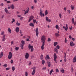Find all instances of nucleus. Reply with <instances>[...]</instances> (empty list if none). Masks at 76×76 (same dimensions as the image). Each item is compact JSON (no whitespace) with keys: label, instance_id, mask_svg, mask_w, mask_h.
Wrapping results in <instances>:
<instances>
[{"label":"nucleus","instance_id":"nucleus-1","mask_svg":"<svg viewBox=\"0 0 76 76\" xmlns=\"http://www.w3.org/2000/svg\"><path fill=\"white\" fill-rule=\"evenodd\" d=\"M45 39L46 38H45V36L43 35L41 39L42 41V43H45Z\"/></svg>","mask_w":76,"mask_h":76},{"label":"nucleus","instance_id":"nucleus-2","mask_svg":"<svg viewBox=\"0 0 76 76\" xmlns=\"http://www.w3.org/2000/svg\"><path fill=\"white\" fill-rule=\"evenodd\" d=\"M12 53L11 52H10L9 53V54L8 57V59H11L12 58Z\"/></svg>","mask_w":76,"mask_h":76},{"label":"nucleus","instance_id":"nucleus-3","mask_svg":"<svg viewBox=\"0 0 76 76\" xmlns=\"http://www.w3.org/2000/svg\"><path fill=\"white\" fill-rule=\"evenodd\" d=\"M40 13L39 14V15L41 16V17H42V16H44L45 15H44V13H42V11L41 10V9L40 10Z\"/></svg>","mask_w":76,"mask_h":76},{"label":"nucleus","instance_id":"nucleus-4","mask_svg":"<svg viewBox=\"0 0 76 76\" xmlns=\"http://www.w3.org/2000/svg\"><path fill=\"white\" fill-rule=\"evenodd\" d=\"M31 69H33L32 72V75H34L35 73V70L36 69V67H34L33 68H32Z\"/></svg>","mask_w":76,"mask_h":76},{"label":"nucleus","instance_id":"nucleus-5","mask_svg":"<svg viewBox=\"0 0 76 76\" xmlns=\"http://www.w3.org/2000/svg\"><path fill=\"white\" fill-rule=\"evenodd\" d=\"M54 57V61H55V62L57 63V61H56V59H57V55H56V53H54L53 55Z\"/></svg>","mask_w":76,"mask_h":76},{"label":"nucleus","instance_id":"nucleus-6","mask_svg":"<svg viewBox=\"0 0 76 76\" xmlns=\"http://www.w3.org/2000/svg\"><path fill=\"white\" fill-rule=\"evenodd\" d=\"M34 31H36V35L37 37L38 36V28H37L35 29H34Z\"/></svg>","mask_w":76,"mask_h":76},{"label":"nucleus","instance_id":"nucleus-7","mask_svg":"<svg viewBox=\"0 0 76 76\" xmlns=\"http://www.w3.org/2000/svg\"><path fill=\"white\" fill-rule=\"evenodd\" d=\"M29 18L28 20V22H31V20H32V19H34V16H30L29 17Z\"/></svg>","mask_w":76,"mask_h":76},{"label":"nucleus","instance_id":"nucleus-8","mask_svg":"<svg viewBox=\"0 0 76 76\" xmlns=\"http://www.w3.org/2000/svg\"><path fill=\"white\" fill-rule=\"evenodd\" d=\"M25 56V58H26V59H28V58H29V53H26V55Z\"/></svg>","mask_w":76,"mask_h":76},{"label":"nucleus","instance_id":"nucleus-9","mask_svg":"<svg viewBox=\"0 0 76 76\" xmlns=\"http://www.w3.org/2000/svg\"><path fill=\"white\" fill-rule=\"evenodd\" d=\"M47 22H51V19H48V17L46 16V17L45 18Z\"/></svg>","mask_w":76,"mask_h":76},{"label":"nucleus","instance_id":"nucleus-10","mask_svg":"<svg viewBox=\"0 0 76 76\" xmlns=\"http://www.w3.org/2000/svg\"><path fill=\"white\" fill-rule=\"evenodd\" d=\"M44 45H45V43H42V45L41 46V48L42 50L44 49Z\"/></svg>","mask_w":76,"mask_h":76},{"label":"nucleus","instance_id":"nucleus-11","mask_svg":"<svg viewBox=\"0 0 76 76\" xmlns=\"http://www.w3.org/2000/svg\"><path fill=\"white\" fill-rule=\"evenodd\" d=\"M15 31L17 33H18L19 32V27H17L15 29Z\"/></svg>","mask_w":76,"mask_h":76},{"label":"nucleus","instance_id":"nucleus-12","mask_svg":"<svg viewBox=\"0 0 76 76\" xmlns=\"http://www.w3.org/2000/svg\"><path fill=\"white\" fill-rule=\"evenodd\" d=\"M28 48L29 50H31V49L33 48V46L31 45V44H29L28 46Z\"/></svg>","mask_w":76,"mask_h":76},{"label":"nucleus","instance_id":"nucleus-13","mask_svg":"<svg viewBox=\"0 0 76 76\" xmlns=\"http://www.w3.org/2000/svg\"><path fill=\"white\" fill-rule=\"evenodd\" d=\"M73 63H76V56H75L73 60Z\"/></svg>","mask_w":76,"mask_h":76},{"label":"nucleus","instance_id":"nucleus-14","mask_svg":"<svg viewBox=\"0 0 76 76\" xmlns=\"http://www.w3.org/2000/svg\"><path fill=\"white\" fill-rule=\"evenodd\" d=\"M5 39H6V37H5V35H3L2 37V41H5Z\"/></svg>","mask_w":76,"mask_h":76},{"label":"nucleus","instance_id":"nucleus-15","mask_svg":"<svg viewBox=\"0 0 76 76\" xmlns=\"http://www.w3.org/2000/svg\"><path fill=\"white\" fill-rule=\"evenodd\" d=\"M47 63L48 64V67H50L51 66V63L50 61H47Z\"/></svg>","mask_w":76,"mask_h":76},{"label":"nucleus","instance_id":"nucleus-16","mask_svg":"<svg viewBox=\"0 0 76 76\" xmlns=\"http://www.w3.org/2000/svg\"><path fill=\"white\" fill-rule=\"evenodd\" d=\"M5 12H6V13H9L10 14V13H9L8 12L9 10L7 9V8H5L4 9Z\"/></svg>","mask_w":76,"mask_h":76},{"label":"nucleus","instance_id":"nucleus-17","mask_svg":"<svg viewBox=\"0 0 76 76\" xmlns=\"http://www.w3.org/2000/svg\"><path fill=\"white\" fill-rule=\"evenodd\" d=\"M10 7H11V9L13 10L15 9V6H14V5L13 4L10 6Z\"/></svg>","mask_w":76,"mask_h":76},{"label":"nucleus","instance_id":"nucleus-18","mask_svg":"<svg viewBox=\"0 0 76 76\" xmlns=\"http://www.w3.org/2000/svg\"><path fill=\"white\" fill-rule=\"evenodd\" d=\"M29 26H32V27H34V24L32 23H31L29 24Z\"/></svg>","mask_w":76,"mask_h":76},{"label":"nucleus","instance_id":"nucleus-19","mask_svg":"<svg viewBox=\"0 0 76 76\" xmlns=\"http://www.w3.org/2000/svg\"><path fill=\"white\" fill-rule=\"evenodd\" d=\"M53 69H52L50 72V73H49V75H51V74L52 73H53Z\"/></svg>","mask_w":76,"mask_h":76},{"label":"nucleus","instance_id":"nucleus-20","mask_svg":"<svg viewBox=\"0 0 76 76\" xmlns=\"http://www.w3.org/2000/svg\"><path fill=\"white\" fill-rule=\"evenodd\" d=\"M21 42L22 43L21 45H25V41L23 40H22L21 41Z\"/></svg>","mask_w":76,"mask_h":76},{"label":"nucleus","instance_id":"nucleus-21","mask_svg":"<svg viewBox=\"0 0 76 76\" xmlns=\"http://www.w3.org/2000/svg\"><path fill=\"white\" fill-rule=\"evenodd\" d=\"M48 13V11H47V10H46L45 12V16H47Z\"/></svg>","mask_w":76,"mask_h":76},{"label":"nucleus","instance_id":"nucleus-22","mask_svg":"<svg viewBox=\"0 0 76 76\" xmlns=\"http://www.w3.org/2000/svg\"><path fill=\"white\" fill-rule=\"evenodd\" d=\"M55 27L57 29H58V30H59V26H58V25H56L55 26Z\"/></svg>","mask_w":76,"mask_h":76},{"label":"nucleus","instance_id":"nucleus-23","mask_svg":"<svg viewBox=\"0 0 76 76\" xmlns=\"http://www.w3.org/2000/svg\"><path fill=\"white\" fill-rule=\"evenodd\" d=\"M55 35L56 37H59V36H60V35L57 33H55Z\"/></svg>","mask_w":76,"mask_h":76},{"label":"nucleus","instance_id":"nucleus-24","mask_svg":"<svg viewBox=\"0 0 76 76\" xmlns=\"http://www.w3.org/2000/svg\"><path fill=\"white\" fill-rule=\"evenodd\" d=\"M63 28L65 30H66V31H67V29H68V28L64 26H63Z\"/></svg>","mask_w":76,"mask_h":76},{"label":"nucleus","instance_id":"nucleus-25","mask_svg":"<svg viewBox=\"0 0 76 76\" xmlns=\"http://www.w3.org/2000/svg\"><path fill=\"white\" fill-rule=\"evenodd\" d=\"M23 45H20V47L22 50H23Z\"/></svg>","mask_w":76,"mask_h":76},{"label":"nucleus","instance_id":"nucleus-26","mask_svg":"<svg viewBox=\"0 0 76 76\" xmlns=\"http://www.w3.org/2000/svg\"><path fill=\"white\" fill-rule=\"evenodd\" d=\"M16 25H17V26H20V23H19V22L18 21L17 22Z\"/></svg>","mask_w":76,"mask_h":76},{"label":"nucleus","instance_id":"nucleus-27","mask_svg":"<svg viewBox=\"0 0 76 76\" xmlns=\"http://www.w3.org/2000/svg\"><path fill=\"white\" fill-rule=\"evenodd\" d=\"M61 72L62 73H64V70L63 69H61Z\"/></svg>","mask_w":76,"mask_h":76},{"label":"nucleus","instance_id":"nucleus-28","mask_svg":"<svg viewBox=\"0 0 76 76\" xmlns=\"http://www.w3.org/2000/svg\"><path fill=\"white\" fill-rule=\"evenodd\" d=\"M44 56L42 54H41V56H40V59L41 60H42L43 59V57Z\"/></svg>","mask_w":76,"mask_h":76},{"label":"nucleus","instance_id":"nucleus-29","mask_svg":"<svg viewBox=\"0 0 76 76\" xmlns=\"http://www.w3.org/2000/svg\"><path fill=\"white\" fill-rule=\"evenodd\" d=\"M73 42H71L70 43V45L71 47H73Z\"/></svg>","mask_w":76,"mask_h":76},{"label":"nucleus","instance_id":"nucleus-30","mask_svg":"<svg viewBox=\"0 0 76 76\" xmlns=\"http://www.w3.org/2000/svg\"><path fill=\"white\" fill-rule=\"evenodd\" d=\"M8 32H10V33H11V31H12V30H11V29H10V28H8Z\"/></svg>","mask_w":76,"mask_h":76},{"label":"nucleus","instance_id":"nucleus-31","mask_svg":"<svg viewBox=\"0 0 76 76\" xmlns=\"http://www.w3.org/2000/svg\"><path fill=\"white\" fill-rule=\"evenodd\" d=\"M71 8L72 10H73V9H74V6L71 5Z\"/></svg>","mask_w":76,"mask_h":76},{"label":"nucleus","instance_id":"nucleus-32","mask_svg":"<svg viewBox=\"0 0 76 76\" xmlns=\"http://www.w3.org/2000/svg\"><path fill=\"white\" fill-rule=\"evenodd\" d=\"M3 66L5 68H6V67H7V64H4V65H3Z\"/></svg>","mask_w":76,"mask_h":76},{"label":"nucleus","instance_id":"nucleus-33","mask_svg":"<svg viewBox=\"0 0 76 76\" xmlns=\"http://www.w3.org/2000/svg\"><path fill=\"white\" fill-rule=\"evenodd\" d=\"M12 20L11 22V23H13V22H15V20L14 18H12Z\"/></svg>","mask_w":76,"mask_h":76},{"label":"nucleus","instance_id":"nucleus-34","mask_svg":"<svg viewBox=\"0 0 76 76\" xmlns=\"http://www.w3.org/2000/svg\"><path fill=\"white\" fill-rule=\"evenodd\" d=\"M54 50L55 51H56V53H58V50H57V48H55Z\"/></svg>","mask_w":76,"mask_h":76},{"label":"nucleus","instance_id":"nucleus-35","mask_svg":"<svg viewBox=\"0 0 76 76\" xmlns=\"http://www.w3.org/2000/svg\"><path fill=\"white\" fill-rule=\"evenodd\" d=\"M27 9H28L26 11V12L27 13H28V12H29V7L27 8Z\"/></svg>","mask_w":76,"mask_h":76},{"label":"nucleus","instance_id":"nucleus-36","mask_svg":"<svg viewBox=\"0 0 76 76\" xmlns=\"http://www.w3.org/2000/svg\"><path fill=\"white\" fill-rule=\"evenodd\" d=\"M54 46H56V45H57V42H55L54 43Z\"/></svg>","mask_w":76,"mask_h":76},{"label":"nucleus","instance_id":"nucleus-37","mask_svg":"<svg viewBox=\"0 0 76 76\" xmlns=\"http://www.w3.org/2000/svg\"><path fill=\"white\" fill-rule=\"evenodd\" d=\"M45 62V61L44 60H42V64H43V65L44 64Z\"/></svg>","mask_w":76,"mask_h":76},{"label":"nucleus","instance_id":"nucleus-38","mask_svg":"<svg viewBox=\"0 0 76 76\" xmlns=\"http://www.w3.org/2000/svg\"><path fill=\"white\" fill-rule=\"evenodd\" d=\"M12 70L13 72L14 71V70H15V67L12 66Z\"/></svg>","mask_w":76,"mask_h":76},{"label":"nucleus","instance_id":"nucleus-39","mask_svg":"<svg viewBox=\"0 0 76 76\" xmlns=\"http://www.w3.org/2000/svg\"><path fill=\"white\" fill-rule=\"evenodd\" d=\"M74 18H72V22L73 24H74Z\"/></svg>","mask_w":76,"mask_h":76},{"label":"nucleus","instance_id":"nucleus-40","mask_svg":"<svg viewBox=\"0 0 76 76\" xmlns=\"http://www.w3.org/2000/svg\"><path fill=\"white\" fill-rule=\"evenodd\" d=\"M56 48H57L58 50H59V49L60 48V46L58 45H57L56 46Z\"/></svg>","mask_w":76,"mask_h":76},{"label":"nucleus","instance_id":"nucleus-41","mask_svg":"<svg viewBox=\"0 0 76 76\" xmlns=\"http://www.w3.org/2000/svg\"><path fill=\"white\" fill-rule=\"evenodd\" d=\"M46 57L47 58H48V60H49V59H50V57H49V56L47 55L46 56Z\"/></svg>","mask_w":76,"mask_h":76},{"label":"nucleus","instance_id":"nucleus-42","mask_svg":"<svg viewBox=\"0 0 76 76\" xmlns=\"http://www.w3.org/2000/svg\"><path fill=\"white\" fill-rule=\"evenodd\" d=\"M62 15H61V14L60 13L59 14V16L61 19V16Z\"/></svg>","mask_w":76,"mask_h":76},{"label":"nucleus","instance_id":"nucleus-43","mask_svg":"<svg viewBox=\"0 0 76 76\" xmlns=\"http://www.w3.org/2000/svg\"><path fill=\"white\" fill-rule=\"evenodd\" d=\"M10 63L11 64H13V61L12 59L11 60Z\"/></svg>","mask_w":76,"mask_h":76},{"label":"nucleus","instance_id":"nucleus-44","mask_svg":"<svg viewBox=\"0 0 76 76\" xmlns=\"http://www.w3.org/2000/svg\"><path fill=\"white\" fill-rule=\"evenodd\" d=\"M48 42H50V41H51V39L50 38H48Z\"/></svg>","mask_w":76,"mask_h":76},{"label":"nucleus","instance_id":"nucleus-45","mask_svg":"<svg viewBox=\"0 0 76 76\" xmlns=\"http://www.w3.org/2000/svg\"><path fill=\"white\" fill-rule=\"evenodd\" d=\"M33 51H34V48H32L31 49V52H33Z\"/></svg>","mask_w":76,"mask_h":76},{"label":"nucleus","instance_id":"nucleus-46","mask_svg":"<svg viewBox=\"0 0 76 76\" xmlns=\"http://www.w3.org/2000/svg\"><path fill=\"white\" fill-rule=\"evenodd\" d=\"M0 56H3V52H1V54Z\"/></svg>","mask_w":76,"mask_h":76},{"label":"nucleus","instance_id":"nucleus-47","mask_svg":"<svg viewBox=\"0 0 76 76\" xmlns=\"http://www.w3.org/2000/svg\"><path fill=\"white\" fill-rule=\"evenodd\" d=\"M4 34V31H1V35H3Z\"/></svg>","mask_w":76,"mask_h":76},{"label":"nucleus","instance_id":"nucleus-48","mask_svg":"<svg viewBox=\"0 0 76 76\" xmlns=\"http://www.w3.org/2000/svg\"><path fill=\"white\" fill-rule=\"evenodd\" d=\"M15 50L16 51H17V50H19V48L16 47L15 48Z\"/></svg>","mask_w":76,"mask_h":76},{"label":"nucleus","instance_id":"nucleus-49","mask_svg":"<svg viewBox=\"0 0 76 76\" xmlns=\"http://www.w3.org/2000/svg\"><path fill=\"white\" fill-rule=\"evenodd\" d=\"M25 76H28V72H25Z\"/></svg>","mask_w":76,"mask_h":76},{"label":"nucleus","instance_id":"nucleus-50","mask_svg":"<svg viewBox=\"0 0 76 76\" xmlns=\"http://www.w3.org/2000/svg\"><path fill=\"white\" fill-rule=\"evenodd\" d=\"M33 23H35V22H36V20H34V19H33Z\"/></svg>","mask_w":76,"mask_h":76},{"label":"nucleus","instance_id":"nucleus-51","mask_svg":"<svg viewBox=\"0 0 76 76\" xmlns=\"http://www.w3.org/2000/svg\"><path fill=\"white\" fill-rule=\"evenodd\" d=\"M56 73H57L58 72H59V71L58 70V69L57 68V69H56Z\"/></svg>","mask_w":76,"mask_h":76},{"label":"nucleus","instance_id":"nucleus-52","mask_svg":"<svg viewBox=\"0 0 76 76\" xmlns=\"http://www.w3.org/2000/svg\"><path fill=\"white\" fill-rule=\"evenodd\" d=\"M7 3L9 4V3H10L11 2L10 1H7Z\"/></svg>","mask_w":76,"mask_h":76},{"label":"nucleus","instance_id":"nucleus-53","mask_svg":"<svg viewBox=\"0 0 76 76\" xmlns=\"http://www.w3.org/2000/svg\"><path fill=\"white\" fill-rule=\"evenodd\" d=\"M1 6H4V4H3V3H1L0 4Z\"/></svg>","mask_w":76,"mask_h":76},{"label":"nucleus","instance_id":"nucleus-54","mask_svg":"<svg viewBox=\"0 0 76 76\" xmlns=\"http://www.w3.org/2000/svg\"><path fill=\"white\" fill-rule=\"evenodd\" d=\"M29 39L28 38H27L26 39V41H31L30 40H29Z\"/></svg>","mask_w":76,"mask_h":76},{"label":"nucleus","instance_id":"nucleus-55","mask_svg":"<svg viewBox=\"0 0 76 76\" xmlns=\"http://www.w3.org/2000/svg\"><path fill=\"white\" fill-rule=\"evenodd\" d=\"M26 38H28L29 39H30L31 37L29 36H27V37H26Z\"/></svg>","mask_w":76,"mask_h":76},{"label":"nucleus","instance_id":"nucleus-56","mask_svg":"<svg viewBox=\"0 0 76 76\" xmlns=\"http://www.w3.org/2000/svg\"><path fill=\"white\" fill-rule=\"evenodd\" d=\"M31 9L34 10V5L31 6Z\"/></svg>","mask_w":76,"mask_h":76},{"label":"nucleus","instance_id":"nucleus-57","mask_svg":"<svg viewBox=\"0 0 76 76\" xmlns=\"http://www.w3.org/2000/svg\"><path fill=\"white\" fill-rule=\"evenodd\" d=\"M6 70H9V69H10V67H9L8 68H6Z\"/></svg>","mask_w":76,"mask_h":76},{"label":"nucleus","instance_id":"nucleus-58","mask_svg":"<svg viewBox=\"0 0 76 76\" xmlns=\"http://www.w3.org/2000/svg\"><path fill=\"white\" fill-rule=\"evenodd\" d=\"M31 64H32V63H31V61H30L28 65H31Z\"/></svg>","mask_w":76,"mask_h":76},{"label":"nucleus","instance_id":"nucleus-59","mask_svg":"<svg viewBox=\"0 0 76 76\" xmlns=\"http://www.w3.org/2000/svg\"><path fill=\"white\" fill-rule=\"evenodd\" d=\"M69 29L70 30H72V29H73V27L72 26H71V27H69Z\"/></svg>","mask_w":76,"mask_h":76},{"label":"nucleus","instance_id":"nucleus-60","mask_svg":"<svg viewBox=\"0 0 76 76\" xmlns=\"http://www.w3.org/2000/svg\"><path fill=\"white\" fill-rule=\"evenodd\" d=\"M23 19V17H21L20 18V20H22Z\"/></svg>","mask_w":76,"mask_h":76},{"label":"nucleus","instance_id":"nucleus-61","mask_svg":"<svg viewBox=\"0 0 76 76\" xmlns=\"http://www.w3.org/2000/svg\"><path fill=\"white\" fill-rule=\"evenodd\" d=\"M34 1L35 3H37V0H34Z\"/></svg>","mask_w":76,"mask_h":76},{"label":"nucleus","instance_id":"nucleus-62","mask_svg":"<svg viewBox=\"0 0 76 76\" xmlns=\"http://www.w3.org/2000/svg\"><path fill=\"white\" fill-rule=\"evenodd\" d=\"M65 43H67V39H66V38H65Z\"/></svg>","mask_w":76,"mask_h":76},{"label":"nucleus","instance_id":"nucleus-63","mask_svg":"<svg viewBox=\"0 0 76 76\" xmlns=\"http://www.w3.org/2000/svg\"><path fill=\"white\" fill-rule=\"evenodd\" d=\"M42 70H46V67H43V68H42Z\"/></svg>","mask_w":76,"mask_h":76},{"label":"nucleus","instance_id":"nucleus-64","mask_svg":"<svg viewBox=\"0 0 76 76\" xmlns=\"http://www.w3.org/2000/svg\"><path fill=\"white\" fill-rule=\"evenodd\" d=\"M69 38H70V39H72V36H71L70 35L69 36Z\"/></svg>","mask_w":76,"mask_h":76}]
</instances>
